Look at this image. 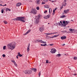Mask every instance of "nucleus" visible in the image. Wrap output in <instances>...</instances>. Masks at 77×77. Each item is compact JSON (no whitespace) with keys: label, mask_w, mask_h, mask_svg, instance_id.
I'll return each mask as SVG.
<instances>
[{"label":"nucleus","mask_w":77,"mask_h":77,"mask_svg":"<svg viewBox=\"0 0 77 77\" xmlns=\"http://www.w3.org/2000/svg\"><path fill=\"white\" fill-rule=\"evenodd\" d=\"M15 43L14 42H12L8 44L7 45V46H8V48L11 49V50H12L15 48Z\"/></svg>","instance_id":"1"},{"label":"nucleus","mask_w":77,"mask_h":77,"mask_svg":"<svg viewBox=\"0 0 77 77\" xmlns=\"http://www.w3.org/2000/svg\"><path fill=\"white\" fill-rule=\"evenodd\" d=\"M24 17H17V18H15L13 19L14 20L17 21L20 20L23 22H24L25 21L23 19Z\"/></svg>","instance_id":"2"},{"label":"nucleus","mask_w":77,"mask_h":77,"mask_svg":"<svg viewBox=\"0 0 77 77\" xmlns=\"http://www.w3.org/2000/svg\"><path fill=\"white\" fill-rule=\"evenodd\" d=\"M24 72L25 74H31L32 73V71L31 70H25V71H24Z\"/></svg>","instance_id":"3"},{"label":"nucleus","mask_w":77,"mask_h":77,"mask_svg":"<svg viewBox=\"0 0 77 77\" xmlns=\"http://www.w3.org/2000/svg\"><path fill=\"white\" fill-rule=\"evenodd\" d=\"M60 25L61 26L65 27L67 25L65 21H63V24L62 23V22L61 21H60Z\"/></svg>","instance_id":"4"},{"label":"nucleus","mask_w":77,"mask_h":77,"mask_svg":"<svg viewBox=\"0 0 77 77\" xmlns=\"http://www.w3.org/2000/svg\"><path fill=\"white\" fill-rule=\"evenodd\" d=\"M30 13L31 14H36V11L35 9H32L31 11L30 12Z\"/></svg>","instance_id":"5"},{"label":"nucleus","mask_w":77,"mask_h":77,"mask_svg":"<svg viewBox=\"0 0 77 77\" xmlns=\"http://www.w3.org/2000/svg\"><path fill=\"white\" fill-rule=\"evenodd\" d=\"M56 51H57L55 49L52 48L51 49V51H50V52L51 54H54Z\"/></svg>","instance_id":"6"},{"label":"nucleus","mask_w":77,"mask_h":77,"mask_svg":"<svg viewBox=\"0 0 77 77\" xmlns=\"http://www.w3.org/2000/svg\"><path fill=\"white\" fill-rule=\"evenodd\" d=\"M67 0H64L63 2L62 3V5L63 6H66V5H67V3H66V2Z\"/></svg>","instance_id":"7"},{"label":"nucleus","mask_w":77,"mask_h":77,"mask_svg":"<svg viewBox=\"0 0 77 77\" xmlns=\"http://www.w3.org/2000/svg\"><path fill=\"white\" fill-rule=\"evenodd\" d=\"M40 16L39 15L38 16H37L36 17V18L35 19H36V22L37 23H38L39 22V20H38L40 19Z\"/></svg>","instance_id":"8"},{"label":"nucleus","mask_w":77,"mask_h":77,"mask_svg":"<svg viewBox=\"0 0 77 77\" xmlns=\"http://www.w3.org/2000/svg\"><path fill=\"white\" fill-rule=\"evenodd\" d=\"M69 30L70 32V33H74V32L75 31V30L74 29H70Z\"/></svg>","instance_id":"9"},{"label":"nucleus","mask_w":77,"mask_h":77,"mask_svg":"<svg viewBox=\"0 0 77 77\" xmlns=\"http://www.w3.org/2000/svg\"><path fill=\"white\" fill-rule=\"evenodd\" d=\"M44 27H42L40 28V29H39V30H40V32H42L44 30Z\"/></svg>","instance_id":"10"},{"label":"nucleus","mask_w":77,"mask_h":77,"mask_svg":"<svg viewBox=\"0 0 77 77\" xmlns=\"http://www.w3.org/2000/svg\"><path fill=\"white\" fill-rule=\"evenodd\" d=\"M57 33L56 32H54V33H45V34L46 35H52L53 34H55Z\"/></svg>","instance_id":"11"},{"label":"nucleus","mask_w":77,"mask_h":77,"mask_svg":"<svg viewBox=\"0 0 77 77\" xmlns=\"http://www.w3.org/2000/svg\"><path fill=\"white\" fill-rule=\"evenodd\" d=\"M35 41H37L38 42H41V43L43 42V41H42V40H39V39L36 40Z\"/></svg>","instance_id":"12"},{"label":"nucleus","mask_w":77,"mask_h":77,"mask_svg":"<svg viewBox=\"0 0 77 77\" xmlns=\"http://www.w3.org/2000/svg\"><path fill=\"white\" fill-rule=\"evenodd\" d=\"M21 5V2H19L16 4V6L19 7Z\"/></svg>","instance_id":"13"},{"label":"nucleus","mask_w":77,"mask_h":77,"mask_svg":"<svg viewBox=\"0 0 77 77\" xmlns=\"http://www.w3.org/2000/svg\"><path fill=\"white\" fill-rule=\"evenodd\" d=\"M66 38V36H62L61 37V39L62 40H64Z\"/></svg>","instance_id":"14"},{"label":"nucleus","mask_w":77,"mask_h":77,"mask_svg":"<svg viewBox=\"0 0 77 77\" xmlns=\"http://www.w3.org/2000/svg\"><path fill=\"white\" fill-rule=\"evenodd\" d=\"M69 10L67 9V10H65L64 11V12L66 14H67Z\"/></svg>","instance_id":"15"},{"label":"nucleus","mask_w":77,"mask_h":77,"mask_svg":"<svg viewBox=\"0 0 77 77\" xmlns=\"http://www.w3.org/2000/svg\"><path fill=\"white\" fill-rule=\"evenodd\" d=\"M17 54H18V55H17V56H19V57H22V55L21 54H20V52L17 53Z\"/></svg>","instance_id":"16"},{"label":"nucleus","mask_w":77,"mask_h":77,"mask_svg":"<svg viewBox=\"0 0 77 77\" xmlns=\"http://www.w3.org/2000/svg\"><path fill=\"white\" fill-rule=\"evenodd\" d=\"M29 48H30V44L29 43L28 45V47H27V51H29Z\"/></svg>","instance_id":"17"},{"label":"nucleus","mask_w":77,"mask_h":77,"mask_svg":"<svg viewBox=\"0 0 77 77\" xmlns=\"http://www.w3.org/2000/svg\"><path fill=\"white\" fill-rule=\"evenodd\" d=\"M44 7H45V8H49V5H45Z\"/></svg>","instance_id":"18"},{"label":"nucleus","mask_w":77,"mask_h":77,"mask_svg":"<svg viewBox=\"0 0 77 77\" xmlns=\"http://www.w3.org/2000/svg\"><path fill=\"white\" fill-rule=\"evenodd\" d=\"M32 71H34V72H36V69H32Z\"/></svg>","instance_id":"19"},{"label":"nucleus","mask_w":77,"mask_h":77,"mask_svg":"<svg viewBox=\"0 0 77 77\" xmlns=\"http://www.w3.org/2000/svg\"><path fill=\"white\" fill-rule=\"evenodd\" d=\"M40 3V0H38L37 1V4H39Z\"/></svg>","instance_id":"20"},{"label":"nucleus","mask_w":77,"mask_h":77,"mask_svg":"<svg viewBox=\"0 0 77 77\" xmlns=\"http://www.w3.org/2000/svg\"><path fill=\"white\" fill-rule=\"evenodd\" d=\"M52 10V9L51 8L49 9V14H50L51 13V12Z\"/></svg>","instance_id":"21"},{"label":"nucleus","mask_w":77,"mask_h":77,"mask_svg":"<svg viewBox=\"0 0 77 77\" xmlns=\"http://www.w3.org/2000/svg\"><path fill=\"white\" fill-rule=\"evenodd\" d=\"M66 16L65 15H63L60 17V18H63L64 17H66Z\"/></svg>","instance_id":"22"},{"label":"nucleus","mask_w":77,"mask_h":77,"mask_svg":"<svg viewBox=\"0 0 77 77\" xmlns=\"http://www.w3.org/2000/svg\"><path fill=\"white\" fill-rule=\"evenodd\" d=\"M11 10L9 8H6V11H11Z\"/></svg>","instance_id":"23"},{"label":"nucleus","mask_w":77,"mask_h":77,"mask_svg":"<svg viewBox=\"0 0 77 77\" xmlns=\"http://www.w3.org/2000/svg\"><path fill=\"white\" fill-rule=\"evenodd\" d=\"M59 35H54V36H53L54 37V38H56L57 37H58V36H59Z\"/></svg>","instance_id":"24"},{"label":"nucleus","mask_w":77,"mask_h":77,"mask_svg":"<svg viewBox=\"0 0 77 77\" xmlns=\"http://www.w3.org/2000/svg\"><path fill=\"white\" fill-rule=\"evenodd\" d=\"M69 23V21H66V24H67H67H68V23Z\"/></svg>","instance_id":"25"},{"label":"nucleus","mask_w":77,"mask_h":77,"mask_svg":"<svg viewBox=\"0 0 77 77\" xmlns=\"http://www.w3.org/2000/svg\"><path fill=\"white\" fill-rule=\"evenodd\" d=\"M3 23H4L5 24H7V23H8V22H7L5 21H3Z\"/></svg>","instance_id":"26"},{"label":"nucleus","mask_w":77,"mask_h":77,"mask_svg":"<svg viewBox=\"0 0 77 77\" xmlns=\"http://www.w3.org/2000/svg\"><path fill=\"white\" fill-rule=\"evenodd\" d=\"M47 45L46 44H44V45H42V44H41V46H44L45 45Z\"/></svg>","instance_id":"27"},{"label":"nucleus","mask_w":77,"mask_h":77,"mask_svg":"<svg viewBox=\"0 0 77 77\" xmlns=\"http://www.w3.org/2000/svg\"><path fill=\"white\" fill-rule=\"evenodd\" d=\"M6 47V46H4L3 47V50H5V48Z\"/></svg>","instance_id":"28"},{"label":"nucleus","mask_w":77,"mask_h":77,"mask_svg":"<svg viewBox=\"0 0 77 77\" xmlns=\"http://www.w3.org/2000/svg\"><path fill=\"white\" fill-rule=\"evenodd\" d=\"M4 3V2L3 1H0V4H2Z\"/></svg>","instance_id":"29"},{"label":"nucleus","mask_w":77,"mask_h":77,"mask_svg":"<svg viewBox=\"0 0 77 77\" xmlns=\"http://www.w3.org/2000/svg\"><path fill=\"white\" fill-rule=\"evenodd\" d=\"M46 17L48 18L50 17V15H48Z\"/></svg>","instance_id":"30"},{"label":"nucleus","mask_w":77,"mask_h":77,"mask_svg":"<svg viewBox=\"0 0 77 77\" xmlns=\"http://www.w3.org/2000/svg\"><path fill=\"white\" fill-rule=\"evenodd\" d=\"M30 31H31V30H29L27 31V32H26V33H29V32H30Z\"/></svg>","instance_id":"31"},{"label":"nucleus","mask_w":77,"mask_h":77,"mask_svg":"<svg viewBox=\"0 0 77 77\" xmlns=\"http://www.w3.org/2000/svg\"><path fill=\"white\" fill-rule=\"evenodd\" d=\"M30 31H31V30H29L27 31V32H26V33H29V32H30Z\"/></svg>","instance_id":"32"},{"label":"nucleus","mask_w":77,"mask_h":77,"mask_svg":"<svg viewBox=\"0 0 77 77\" xmlns=\"http://www.w3.org/2000/svg\"><path fill=\"white\" fill-rule=\"evenodd\" d=\"M46 63H49V60H46Z\"/></svg>","instance_id":"33"},{"label":"nucleus","mask_w":77,"mask_h":77,"mask_svg":"<svg viewBox=\"0 0 77 77\" xmlns=\"http://www.w3.org/2000/svg\"><path fill=\"white\" fill-rule=\"evenodd\" d=\"M41 74V72H39V73H38V75H39V77H40Z\"/></svg>","instance_id":"34"},{"label":"nucleus","mask_w":77,"mask_h":77,"mask_svg":"<svg viewBox=\"0 0 77 77\" xmlns=\"http://www.w3.org/2000/svg\"><path fill=\"white\" fill-rule=\"evenodd\" d=\"M36 9H37V10H39V8L38 7H36Z\"/></svg>","instance_id":"35"},{"label":"nucleus","mask_w":77,"mask_h":77,"mask_svg":"<svg viewBox=\"0 0 77 77\" xmlns=\"http://www.w3.org/2000/svg\"><path fill=\"white\" fill-rule=\"evenodd\" d=\"M11 62H13V63H14V64H15V61H14V60H12V61H11Z\"/></svg>","instance_id":"36"},{"label":"nucleus","mask_w":77,"mask_h":77,"mask_svg":"<svg viewBox=\"0 0 77 77\" xmlns=\"http://www.w3.org/2000/svg\"><path fill=\"white\" fill-rule=\"evenodd\" d=\"M4 9H2V11H2V13H4Z\"/></svg>","instance_id":"37"},{"label":"nucleus","mask_w":77,"mask_h":77,"mask_svg":"<svg viewBox=\"0 0 77 77\" xmlns=\"http://www.w3.org/2000/svg\"><path fill=\"white\" fill-rule=\"evenodd\" d=\"M55 13V10H53V13L52 14H54V13Z\"/></svg>","instance_id":"38"},{"label":"nucleus","mask_w":77,"mask_h":77,"mask_svg":"<svg viewBox=\"0 0 77 77\" xmlns=\"http://www.w3.org/2000/svg\"><path fill=\"white\" fill-rule=\"evenodd\" d=\"M57 56L60 57V54H57Z\"/></svg>","instance_id":"39"},{"label":"nucleus","mask_w":77,"mask_h":77,"mask_svg":"<svg viewBox=\"0 0 77 77\" xmlns=\"http://www.w3.org/2000/svg\"><path fill=\"white\" fill-rule=\"evenodd\" d=\"M2 57H5V55L4 54H3V55H2Z\"/></svg>","instance_id":"40"},{"label":"nucleus","mask_w":77,"mask_h":77,"mask_svg":"<svg viewBox=\"0 0 77 77\" xmlns=\"http://www.w3.org/2000/svg\"><path fill=\"white\" fill-rule=\"evenodd\" d=\"M43 18L45 19H48V18H47L46 17H44Z\"/></svg>","instance_id":"41"},{"label":"nucleus","mask_w":77,"mask_h":77,"mask_svg":"<svg viewBox=\"0 0 77 77\" xmlns=\"http://www.w3.org/2000/svg\"><path fill=\"white\" fill-rule=\"evenodd\" d=\"M42 44H46V42H44V41H43V42H42V43H41Z\"/></svg>","instance_id":"42"},{"label":"nucleus","mask_w":77,"mask_h":77,"mask_svg":"<svg viewBox=\"0 0 77 77\" xmlns=\"http://www.w3.org/2000/svg\"><path fill=\"white\" fill-rule=\"evenodd\" d=\"M63 5L61 6V7H60V8H61L60 10H61L62 8H63Z\"/></svg>","instance_id":"43"},{"label":"nucleus","mask_w":77,"mask_h":77,"mask_svg":"<svg viewBox=\"0 0 77 77\" xmlns=\"http://www.w3.org/2000/svg\"><path fill=\"white\" fill-rule=\"evenodd\" d=\"M74 58L75 60H76L77 59V58L76 57H75Z\"/></svg>","instance_id":"44"},{"label":"nucleus","mask_w":77,"mask_h":77,"mask_svg":"<svg viewBox=\"0 0 77 77\" xmlns=\"http://www.w3.org/2000/svg\"><path fill=\"white\" fill-rule=\"evenodd\" d=\"M14 65H15V66L17 67V63H15L14 64Z\"/></svg>","instance_id":"45"},{"label":"nucleus","mask_w":77,"mask_h":77,"mask_svg":"<svg viewBox=\"0 0 77 77\" xmlns=\"http://www.w3.org/2000/svg\"><path fill=\"white\" fill-rule=\"evenodd\" d=\"M49 45H50L51 46H52L53 45V44H50Z\"/></svg>","instance_id":"46"},{"label":"nucleus","mask_w":77,"mask_h":77,"mask_svg":"<svg viewBox=\"0 0 77 77\" xmlns=\"http://www.w3.org/2000/svg\"><path fill=\"white\" fill-rule=\"evenodd\" d=\"M58 26H61V23L60 24L59 23H58Z\"/></svg>","instance_id":"47"},{"label":"nucleus","mask_w":77,"mask_h":77,"mask_svg":"<svg viewBox=\"0 0 77 77\" xmlns=\"http://www.w3.org/2000/svg\"><path fill=\"white\" fill-rule=\"evenodd\" d=\"M65 32L64 31H61V32L62 33H64Z\"/></svg>","instance_id":"48"},{"label":"nucleus","mask_w":77,"mask_h":77,"mask_svg":"<svg viewBox=\"0 0 77 77\" xmlns=\"http://www.w3.org/2000/svg\"><path fill=\"white\" fill-rule=\"evenodd\" d=\"M54 38V36H52V37H50V38Z\"/></svg>","instance_id":"49"},{"label":"nucleus","mask_w":77,"mask_h":77,"mask_svg":"<svg viewBox=\"0 0 77 77\" xmlns=\"http://www.w3.org/2000/svg\"><path fill=\"white\" fill-rule=\"evenodd\" d=\"M27 34H28V33H25V34H24V35H26Z\"/></svg>","instance_id":"50"},{"label":"nucleus","mask_w":77,"mask_h":77,"mask_svg":"<svg viewBox=\"0 0 77 77\" xmlns=\"http://www.w3.org/2000/svg\"><path fill=\"white\" fill-rule=\"evenodd\" d=\"M47 12V11H45L44 12V13L45 14V13H46Z\"/></svg>","instance_id":"51"},{"label":"nucleus","mask_w":77,"mask_h":77,"mask_svg":"<svg viewBox=\"0 0 77 77\" xmlns=\"http://www.w3.org/2000/svg\"><path fill=\"white\" fill-rule=\"evenodd\" d=\"M74 75H77V74L76 73H75L74 74Z\"/></svg>","instance_id":"52"},{"label":"nucleus","mask_w":77,"mask_h":77,"mask_svg":"<svg viewBox=\"0 0 77 77\" xmlns=\"http://www.w3.org/2000/svg\"><path fill=\"white\" fill-rule=\"evenodd\" d=\"M45 4V2H42V4Z\"/></svg>","instance_id":"53"},{"label":"nucleus","mask_w":77,"mask_h":77,"mask_svg":"<svg viewBox=\"0 0 77 77\" xmlns=\"http://www.w3.org/2000/svg\"><path fill=\"white\" fill-rule=\"evenodd\" d=\"M18 56H16V58H17V59H18Z\"/></svg>","instance_id":"54"},{"label":"nucleus","mask_w":77,"mask_h":77,"mask_svg":"<svg viewBox=\"0 0 77 77\" xmlns=\"http://www.w3.org/2000/svg\"><path fill=\"white\" fill-rule=\"evenodd\" d=\"M0 6H2L3 5L2 4H0Z\"/></svg>","instance_id":"55"},{"label":"nucleus","mask_w":77,"mask_h":77,"mask_svg":"<svg viewBox=\"0 0 77 77\" xmlns=\"http://www.w3.org/2000/svg\"><path fill=\"white\" fill-rule=\"evenodd\" d=\"M57 10V8H56L54 10Z\"/></svg>","instance_id":"56"},{"label":"nucleus","mask_w":77,"mask_h":77,"mask_svg":"<svg viewBox=\"0 0 77 77\" xmlns=\"http://www.w3.org/2000/svg\"><path fill=\"white\" fill-rule=\"evenodd\" d=\"M51 2L52 3H53L54 2V1H51Z\"/></svg>","instance_id":"57"},{"label":"nucleus","mask_w":77,"mask_h":77,"mask_svg":"<svg viewBox=\"0 0 77 77\" xmlns=\"http://www.w3.org/2000/svg\"><path fill=\"white\" fill-rule=\"evenodd\" d=\"M48 1V0H47V1H45V2H47Z\"/></svg>","instance_id":"58"},{"label":"nucleus","mask_w":77,"mask_h":77,"mask_svg":"<svg viewBox=\"0 0 77 77\" xmlns=\"http://www.w3.org/2000/svg\"><path fill=\"white\" fill-rule=\"evenodd\" d=\"M65 45V44H63V45L64 46V45Z\"/></svg>","instance_id":"59"},{"label":"nucleus","mask_w":77,"mask_h":77,"mask_svg":"<svg viewBox=\"0 0 77 77\" xmlns=\"http://www.w3.org/2000/svg\"><path fill=\"white\" fill-rule=\"evenodd\" d=\"M4 6H6V4H5V5H4Z\"/></svg>","instance_id":"60"},{"label":"nucleus","mask_w":77,"mask_h":77,"mask_svg":"<svg viewBox=\"0 0 77 77\" xmlns=\"http://www.w3.org/2000/svg\"><path fill=\"white\" fill-rule=\"evenodd\" d=\"M51 2V0H49Z\"/></svg>","instance_id":"61"},{"label":"nucleus","mask_w":77,"mask_h":77,"mask_svg":"<svg viewBox=\"0 0 77 77\" xmlns=\"http://www.w3.org/2000/svg\"><path fill=\"white\" fill-rule=\"evenodd\" d=\"M71 21H73V20H71Z\"/></svg>","instance_id":"62"},{"label":"nucleus","mask_w":77,"mask_h":77,"mask_svg":"<svg viewBox=\"0 0 77 77\" xmlns=\"http://www.w3.org/2000/svg\"><path fill=\"white\" fill-rule=\"evenodd\" d=\"M2 6H3V7H4V6H5V5H3Z\"/></svg>","instance_id":"63"},{"label":"nucleus","mask_w":77,"mask_h":77,"mask_svg":"<svg viewBox=\"0 0 77 77\" xmlns=\"http://www.w3.org/2000/svg\"><path fill=\"white\" fill-rule=\"evenodd\" d=\"M48 36H48V35H46V37H48Z\"/></svg>","instance_id":"64"}]
</instances>
